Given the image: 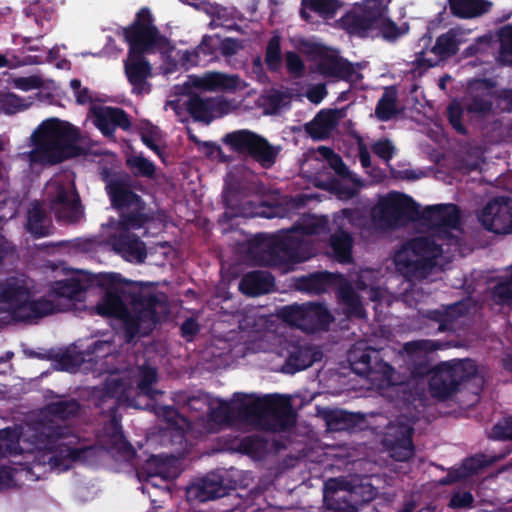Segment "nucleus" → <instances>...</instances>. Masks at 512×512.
I'll return each mask as SVG.
<instances>
[{
  "instance_id": "1",
  "label": "nucleus",
  "mask_w": 512,
  "mask_h": 512,
  "mask_svg": "<svg viewBox=\"0 0 512 512\" xmlns=\"http://www.w3.org/2000/svg\"><path fill=\"white\" fill-rule=\"evenodd\" d=\"M121 282L117 273L97 277V284L106 291L96 305V312L121 321L125 341L131 343L141 327L151 330L161 322L162 314L168 310V299L163 292L133 282L126 281L125 286L119 287Z\"/></svg>"
},
{
  "instance_id": "2",
  "label": "nucleus",
  "mask_w": 512,
  "mask_h": 512,
  "mask_svg": "<svg viewBox=\"0 0 512 512\" xmlns=\"http://www.w3.org/2000/svg\"><path fill=\"white\" fill-rule=\"evenodd\" d=\"M325 223L314 217L303 219L290 230L279 231L273 235L258 234L259 241L254 259L259 266L278 268L282 272L294 270V266L309 260L313 256V245L304 236L322 232Z\"/></svg>"
},
{
  "instance_id": "3",
  "label": "nucleus",
  "mask_w": 512,
  "mask_h": 512,
  "mask_svg": "<svg viewBox=\"0 0 512 512\" xmlns=\"http://www.w3.org/2000/svg\"><path fill=\"white\" fill-rule=\"evenodd\" d=\"M226 415L236 414L239 418L254 422L266 430L285 431L294 426L296 413L288 399L266 395L258 397L235 393L231 404H225Z\"/></svg>"
},
{
  "instance_id": "4",
  "label": "nucleus",
  "mask_w": 512,
  "mask_h": 512,
  "mask_svg": "<svg viewBox=\"0 0 512 512\" xmlns=\"http://www.w3.org/2000/svg\"><path fill=\"white\" fill-rule=\"evenodd\" d=\"M35 150L42 163L55 165L80 156L83 149L78 145L81 140L80 129L70 122L58 118L44 120L32 135Z\"/></svg>"
},
{
  "instance_id": "5",
  "label": "nucleus",
  "mask_w": 512,
  "mask_h": 512,
  "mask_svg": "<svg viewBox=\"0 0 512 512\" xmlns=\"http://www.w3.org/2000/svg\"><path fill=\"white\" fill-rule=\"evenodd\" d=\"M483 383L474 360L455 359L436 365L429 379V391L434 399L447 401L462 390L478 396Z\"/></svg>"
},
{
  "instance_id": "6",
  "label": "nucleus",
  "mask_w": 512,
  "mask_h": 512,
  "mask_svg": "<svg viewBox=\"0 0 512 512\" xmlns=\"http://www.w3.org/2000/svg\"><path fill=\"white\" fill-rule=\"evenodd\" d=\"M420 220V207L414 199L400 192H390L371 209V221L380 230H392Z\"/></svg>"
},
{
  "instance_id": "7",
  "label": "nucleus",
  "mask_w": 512,
  "mask_h": 512,
  "mask_svg": "<svg viewBox=\"0 0 512 512\" xmlns=\"http://www.w3.org/2000/svg\"><path fill=\"white\" fill-rule=\"evenodd\" d=\"M122 36L128 44L130 54H153L164 50L169 44L154 24L151 11L142 7L135 15L133 22L122 28Z\"/></svg>"
},
{
  "instance_id": "8",
  "label": "nucleus",
  "mask_w": 512,
  "mask_h": 512,
  "mask_svg": "<svg viewBox=\"0 0 512 512\" xmlns=\"http://www.w3.org/2000/svg\"><path fill=\"white\" fill-rule=\"evenodd\" d=\"M42 435L52 454L49 463L55 468L69 469L74 462L85 459L90 450L89 447H77L79 437L67 425L47 424L43 426Z\"/></svg>"
},
{
  "instance_id": "9",
  "label": "nucleus",
  "mask_w": 512,
  "mask_h": 512,
  "mask_svg": "<svg viewBox=\"0 0 512 512\" xmlns=\"http://www.w3.org/2000/svg\"><path fill=\"white\" fill-rule=\"evenodd\" d=\"M222 142L239 156L250 158L264 169L274 166L280 146L271 144L265 137L249 129H239L224 135Z\"/></svg>"
},
{
  "instance_id": "10",
  "label": "nucleus",
  "mask_w": 512,
  "mask_h": 512,
  "mask_svg": "<svg viewBox=\"0 0 512 512\" xmlns=\"http://www.w3.org/2000/svg\"><path fill=\"white\" fill-rule=\"evenodd\" d=\"M392 0H363L354 4L340 19L341 27L350 35L366 38L376 28Z\"/></svg>"
},
{
  "instance_id": "11",
  "label": "nucleus",
  "mask_w": 512,
  "mask_h": 512,
  "mask_svg": "<svg viewBox=\"0 0 512 512\" xmlns=\"http://www.w3.org/2000/svg\"><path fill=\"white\" fill-rule=\"evenodd\" d=\"M133 392L134 388L130 380L108 377L102 384L93 387L90 399L102 413L113 415L123 403L134 406L131 399Z\"/></svg>"
},
{
  "instance_id": "12",
  "label": "nucleus",
  "mask_w": 512,
  "mask_h": 512,
  "mask_svg": "<svg viewBox=\"0 0 512 512\" xmlns=\"http://www.w3.org/2000/svg\"><path fill=\"white\" fill-rule=\"evenodd\" d=\"M281 316L285 322L309 334L326 330L333 320L329 310L320 303L285 306Z\"/></svg>"
},
{
  "instance_id": "13",
  "label": "nucleus",
  "mask_w": 512,
  "mask_h": 512,
  "mask_svg": "<svg viewBox=\"0 0 512 512\" xmlns=\"http://www.w3.org/2000/svg\"><path fill=\"white\" fill-rule=\"evenodd\" d=\"M479 221L495 234L512 233V198L499 196L490 200L481 210Z\"/></svg>"
},
{
  "instance_id": "14",
  "label": "nucleus",
  "mask_w": 512,
  "mask_h": 512,
  "mask_svg": "<svg viewBox=\"0 0 512 512\" xmlns=\"http://www.w3.org/2000/svg\"><path fill=\"white\" fill-rule=\"evenodd\" d=\"M106 192L111 206L118 211L130 210L136 205H142L143 198L134 191L133 181L129 174L104 177Z\"/></svg>"
},
{
  "instance_id": "15",
  "label": "nucleus",
  "mask_w": 512,
  "mask_h": 512,
  "mask_svg": "<svg viewBox=\"0 0 512 512\" xmlns=\"http://www.w3.org/2000/svg\"><path fill=\"white\" fill-rule=\"evenodd\" d=\"M420 220L429 223L438 235L449 238L452 237L451 230H457L460 227V209L453 203L427 206L422 212L420 211Z\"/></svg>"
},
{
  "instance_id": "16",
  "label": "nucleus",
  "mask_w": 512,
  "mask_h": 512,
  "mask_svg": "<svg viewBox=\"0 0 512 512\" xmlns=\"http://www.w3.org/2000/svg\"><path fill=\"white\" fill-rule=\"evenodd\" d=\"M32 292L26 281L19 277H7L0 281V312L8 311L17 320Z\"/></svg>"
},
{
  "instance_id": "17",
  "label": "nucleus",
  "mask_w": 512,
  "mask_h": 512,
  "mask_svg": "<svg viewBox=\"0 0 512 512\" xmlns=\"http://www.w3.org/2000/svg\"><path fill=\"white\" fill-rule=\"evenodd\" d=\"M49 201L58 222L75 224L84 217L78 193H70L63 185H58L55 192L49 195Z\"/></svg>"
},
{
  "instance_id": "18",
  "label": "nucleus",
  "mask_w": 512,
  "mask_h": 512,
  "mask_svg": "<svg viewBox=\"0 0 512 512\" xmlns=\"http://www.w3.org/2000/svg\"><path fill=\"white\" fill-rule=\"evenodd\" d=\"M413 435L414 428L408 423L398 422L393 426L384 440L390 457L399 462L412 459L415 454Z\"/></svg>"
},
{
  "instance_id": "19",
  "label": "nucleus",
  "mask_w": 512,
  "mask_h": 512,
  "mask_svg": "<svg viewBox=\"0 0 512 512\" xmlns=\"http://www.w3.org/2000/svg\"><path fill=\"white\" fill-rule=\"evenodd\" d=\"M379 351L372 347L366 346L364 348L354 346L348 352V361L351 370L365 377H370L374 373L382 372L388 374L392 371V367L378 359Z\"/></svg>"
},
{
  "instance_id": "20",
  "label": "nucleus",
  "mask_w": 512,
  "mask_h": 512,
  "mask_svg": "<svg viewBox=\"0 0 512 512\" xmlns=\"http://www.w3.org/2000/svg\"><path fill=\"white\" fill-rule=\"evenodd\" d=\"M145 55L127 53L124 60L125 75L132 86V93L136 95L148 94L151 91L148 78L152 75V66Z\"/></svg>"
},
{
  "instance_id": "21",
  "label": "nucleus",
  "mask_w": 512,
  "mask_h": 512,
  "mask_svg": "<svg viewBox=\"0 0 512 512\" xmlns=\"http://www.w3.org/2000/svg\"><path fill=\"white\" fill-rule=\"evenodd\" d=\"M186 111L197 122L210 124L226 113L228 103L220 98L192 94L184 103Z\"/></svg>"
},
{
  "instance_id": "22",
  "label": "nucleus",
  "mask_w": 512,
  "mask_h": 512,
  "mask_svg": "<svg viewBox=\"0 0 512 512\" xmlns=\"http://www.w3.org/2000/svg\"><path fill=\"white\" fill-rule=\"evenodd\" d=\"M512 452V446L507 447L504 452L498 455H486L483 453L475 454L463 460L461 466L450 471L442 480L441 484L447 485L464 480L472 475L479 473L486 467L502 460Z\"/></svg>"
},
{
  "instance_id": "23",
  "label": "nucleus",
  "mask_w": 512,
  "mask_h": 512,
  "mask_svg": "<svg viewBox=\"0 0 512 512\" xmlns=\"http://www.w3.org/2000/svg\"><path fill=\"white\" fill-rule=\"evenodd\" d=\"M94 124L105 137L114 136L116 128L128 131L131 121L127 112L119 107H93Z\"/></svg>"
},
{
  "instance_id": "24",
  "label": "nucleus",
  "mask_w": 512,
  "mask_h": 512,
  "mask_svg": "<svg viewBox=\"0 0 512 512\" xmlns=\"http://www.w3.org/2000/svg\"><path fill=\"white\" fill-rule=\"evenodd\" d=\"M356 66H360L359 63ZM317 70L325 77H333L346 82L357 83L363 79V75L357 72L355 64L342 56L328 55L317 64Z\"/></svg>"
},
{
  "instance_id": "25",
  "label": "nucleus",
  "mask_w": 512,
  "mask_h": 512,
  "mask_svg": "<svg viewBox=\"0 0 512 512\" xmlns=\"http://www.w3.org/2000/svg\"><path fill=\"white\" fill-rule=\"evenodd\" d=\"M395 267L408 281H416L426 279L433 271L436 263L429 259L414 257L401 250L394 258Z\"/></svg>"
},
{
  "instance_id": "26",
  "label": "nucleus",
  "mask_w": 512,
  "mask_h": 512,
  "mask_svg": "<svg viewBox=\"0 0 512 512\" xmlns=\"http://www.w3.org/2000/svg\"><path fill=\"white\" fill-rule=\"evenodd\" d=\"M113 250L130 262L142 263L147 257L146 247L140 238L130 232H120L111 238Z\"/></svg>"
},
{
  "instance_id": "27",
  "label": "nucleus",
  "mask_w": 512,
  "mask_h": 512,
  "mask_svg": "<svg viewBox=\"0 0 512 512\" xmlns=\"http://www.w3.org/2000/svg\"><path fill=\"white\" fill-rule=\"evenodd\" d=\"M328 428L332 431L355 432L364 430L366 416L361 412H349L344 409L330 410L325 415Z\"/></svg>"
},
{
  "instance_id": "28",
  "label": "nucleus",
  "mask_w": 512,
  "mask_h": 512,
  "mask_svg": "<svg viewBox=\"0 0 512 512\" xmlns=\"http://www.w3.org/2000/svg\"><path fill=\"white\" fill-rule=\"evenodd\" d=\"M25 228L35 239L50 236L54 232L51 218L38 202L33 203L28 209Z\"/></svg>"
},
{
  "instance_id": "29",
  "label": "nucleus",
  "mask_w": 512,
  "mask_h": 512,
  "mask_svg": "<svg viewBox=\"0 0 512 512\" xmlns=\"http://www.w3.org/2000/svg\"><path fill=\"white\" fill-rule=\"evenodd\" d=\"M275 285L274 276L266 271H251L241 279L239 288L247 296H260L269 293Z\"/></svg>"
},
{
  "instance_id": "30",
  "label": "nucleus",
  "mask_w": 512,
  "mask_h": 512,
  "mask_svg": "<svg viewBox=\"0 0 512 512\" xmlns=\"http://www.w3.org/2000/svg\"><path fill=\"white\" fill-rule=\"evenodd\" d=\"M229 489L224 484V479L221 475L215 473L208 474L199 484L195 485V498L199 502L204 503L228 495Z\"/></svg>"
},
{
  "instance_id": "31",
  "label": "nucleus",
  "mask_w": 512,
  "mask_h": 512,
  "mask_svg": "<svg viewBox=\"0 0 512 512\" xmlns=\"http://www.w3.org/2000/svg\"><path fill=\"white\" fill-rule=\"evenodd\" d=\"M337 121L336 110H321L312 121L305 125V131L314 140H324L335 129Z\"/></svg>"
},
{
  "instance_id": "32",
  "label": "nucleus",
  "mask_w": 512,
  "mask_h": 512,
  "mask_svg": "<svg viewBox=\"0 0 512 512\" xmlns=\"http://www.w3.org/2000/svg\"><path fill=\"white\" fill-rule=\"evenodd\" d=\"M321 355V352L311 344H295L289 350L286 365L291 367L293 372L301 371L320 360Z\"/></svg>"
},
{
  "instance_id": "33",
  "label": "nucleus",
  "mask_w": 512,
  "mask_h": 512,
  "mask_svg": "<svg viewBox=\"0 0 512 512\" xmlns=\"http://www.w3.org/2000/svg\"><path fill=\"white\" fill-rule=\"evenodd\" d=\"M80 411V402L75 398L66 396H57L56 401L47 403L42 409V413L46 417H51L62 421L78 417Z\"/></svg>"
},
{
  "instance_id": "34",
  "label": "nucleus",
  "mask_w": 512,
  "mask_h": 512,
  "mask_svg": "<svg viewBox=\"0 0 512 512\" xmlns=\"http://www.w3.org/2000/svg\"><path fill=\"white\" fill-rule=\"evenodd\" d=\"M353 244L354 238L352 234L345 231L342 227H338L329 237V247L332 251V257L341 264H350L353 262Z\"/></svg>"
},
{
  "instance_id": "35",
  "label": "nucleus",
  "mask_w": 512,
  "mask_h": 512,
  "mask_svg": "<svg viewBox=\"0 0 512 512\" xmlns=\"http://www.w3.org/2000/svg\"><path fill=\"white\" fill-rule=\"evenodd\" d=\"M403 251L411 254L413 257L429 259L436 263L438 257L442 255V246L431 237H415L410 239L403 246Z\"/></svg>"
},
{
  "instance_id": "36",
  "label": "nucleus",
  "mask_w": 512,
  "mask_h": 512,
  "mask_svg": "<svg viewBox=\"0 0 512 512\" xmlns=\"http://www.w3.org/2000/svg\"><path fill=\"white\" fill-rule=\"evenodd\" d=\"M341 4L338 0H301L300 17L307 23H313L309 11L323 19L333 18Z\"/></svg>"
},
{
  "instance_id": "37",
  "label": "nucleus",
  "mask_w": 512,
  "mask_h": 512,
  "mask_svg": "<svg viewBox=\"0 0 512 512\" xmlns=\"http://www.w3.org/2000/svg\"><path fill=\"white\" fill-rule=\"evenodd\" d=\"M336 275L328 271H318L297 280V288L300 291L320 294L326 292L334 283Z\"/></svg>"
},
{
  "instance_id": "38",
  "label": "nucleus",
  "mask_w": 512,
  "mask_h": 512,
  "mask_svg": "<svg viewBox=\"0 0 512 512\" xmlns=\"http://www.w3.org/2000/svg\"><path fill=\"white\" fill-rule=\"evenodd\" d=\"M460 315V304L455 303L443 309L428 310L425 317L438 324L439 332H445L453 329L454 322Z\"/></svg>"
},
{
  "instance_id": "39",
  "label": "nucleus",
  "mask_w": 512,
  "mask_h": 512,
  "mask_svg": "<svg viewBox=\"0 0 512 512\" xmlns=\"http://www.w3.org/2000/svg\"><path fill=\"white\" fill-rule=\"evenodd\" d=\"M451 12L460 18H471L487 11L485 0H449Z\"/></svg>"
},
{
  "instance_id": "40",
  "label": "nucleus",
  "mask_w": 512,
  "mask_h": 512,
  "mask_svg": "<svg viewBox=\"0 0 512 512\" xmlns=\"http://www.w3.org/2000/svg\"><path fill=\"white\" fill-rule=\"evenodd\" d=\"M52 311L53 303L50 300L45 298L33 300L32 298H29L16 321L29 322L33 319L44 317L50 314Z\"/></svg>"
},
{
  "instance_id": "41",
  "label": "nucleus",
  "mask_w": 512,
  "mask_h": 512,
  "mask_svg": "<svg viewBox=\"0 0 512 512\" xmlns=\"http://www.w3.org/2000/svg\"><path fill=\"white\" fill-rule=\"evenodd\" d=\"M397 114V92L393 87L387 88L376 104L375 115L380 121L387 122Z\"/></svg>"
},
{
  "instance_id": "42",
  "label": "nucleus",
  "mask_w": 512,
  "mask_h": 512,
  "mask_svg": "<svg viewBox=\"0 0 512 512\" xmlns=\"http://www.w3.org/2000/svg\"><path fill=\"white\" fill-rule=\"evenodd\" d=\"M337 481L335 479L325 483L324 492V512H356L355 506L348 500L343 498H336L334 494L337 492L335 485Z\"/></svg>"
},
{
  "instance_id": "43",
  "label": "nucleus",
  "mask_w": 512,
  "mask_h": 512,
  "mask_svg": "<svg viewBox=\"0 0 512 512\" xmlns=\"http://www.w3.org/2000/svg\"><path fill=\"white\" fill-rule=\"evenodd\" d=\"M157 380L158 372L156 368L147 365L140 366L137 380L138 393L151 399H154L158 394H162L160 390L153 388V384L156 383Z\"/></svg>"
},
{
  "instance_id": "44",
  "label": "nucleus",
  "mask_w": 512,
  "mask_h": 512,
  "mask_svg": "<svg viewBox=\"0 0 512 512\" xmlns=\"http://www.w3.org/2000/svg\"><path fill=\"white\" fill-rule=\"evenodd\" d=\"M339 297L346 307L348 316L357 319H364L366 317V311L360 297L350 285H345L340 288Z\"/></svg>"
},
{
  "instance_id": "45",
  "label": "nucleus",
  "mask_w": 512,
  "mask_h": 512,
  "mask_svg": "<svg viewBox=\"0 0 512 512\" xmlns=\"http://www.w3.org/2000/svg\"><path fill=\"white\" fill-rule=\"evenodd\" d=\"M86 289L87 287L84 283L76 278L56 281L52 287V291L56 296L70 300H79Z\"/></svg>"
},
{
  "instance_id": "46",
  "label": "nucleus",
  "mask_w": 512,
  "mask_h": 512,
  "mask_svg": "<svg viewBox=\"0 0 512 512\" xmlns=\"http://www.w3.org/2000/svg\"><path fill=\"white\" fill-rule=\"evenodd\" d=\"M237 80L238 78L233 75H226L220 72H212L199 79L195 85L208 90L234 89L236 88Z\"/></svg>"
},
{
  "instance_id": "47",
  "label": "nucleus",
  "mask_w": 512,
  "mask_h": 512,
  "mask_svg": "<svg viewBox=\"0 0 512 512\" xmlns=\"http://www.w3.org/2000/svg\"><path fill=\"white\" fill-rule=\"evenodd\" d=\"M126 166L136 178L154 179L156 175L155 164L142 155H132L126 159Z\"/></svg>"
},
{
  "instance_id": "48",
  "label": "nucleus",
  "mask_w": 512,
  "mask_h": 512,
  "mask_svg": "<svg viewBox=\"0 0 512 512\" xmlns=\"http://www.w3.org/2000/svg\"><path fill=\"white\" fill-rule=\"evenodd\" d=\"M130 210V212L122 214L120 217L119 223L121 228L124 229L123 232H129L130 229H140L149 221V217L145 213V202L142 205L130 208Z\"/></svg>"
},
{
  "instance_id": "49",
  "label": "nucleus",
  "mask_w": 512,
  "mask_h": 512,
  "mask_svg": "<svg viewBox=\"0 0 512 512\" xmlns=\"http://www.w3.org/2000/svg\"><path fill=\"white\" fill-rule=\"evenodd\" d=\"M458 45L456 35L452 31H448L437 37L432 52L441 58L451 57L457 54L459 50Z\"/></svg>"
},
{
  "instance_id": "50",
  "label": "nucleus",
  "mask_w": 512,
  "mask_h": 512,
  "mask_svg": "<svg viewBox=\"0 0 512 512\" xmlns=\"http://www.w3.org/2000/svg\"><path fill=\"white\" fill-rule=\"evenodd\" d=\"M239 449L248 456L260 458L267 451V441L257 435L246 436L240 441Z\"/></svg>"
},
{
  "instance_id": "51",
  "label": "nucleus",
  "mask_w": 512,
  "mask_h": 512,
  "mask_svg": "<svg viewBox=\"0 0 512 512\" xmlns=\"http://www.w3.org/2000/svg\"><path fill=\"white\" fill-rule=\"evenodd\" d=\"M281 43L280 37L275 35L270 38L266 46L265 63L268 70L276 72L281 67Z\"/></svg>"
},
{
  "instance_id": "52",
  "label": "nucleus",
  "mask_w": 512,
  "mask_h": 512,
  "mask_svg": "<svg viewBox=\"0 0 512 512\" xmlns=\"http://www.w3.org/2000/svg\"><path fill=\"white\" fill-rule=\"evenodd\" d=\"M24 14L27 17H33L36 24L44 26V21H51L54 15V9L52 6H43L40 1L31 3L29 6L23 9Z\"/></svg>"
},
{
  "instance_id": "53",
  "label": "nucleus",
  "mask_w": 512,
  "mask_h": 512,
  "mask_svg": "<svg viewBox=\"0 0 512 512\" xmlns=\"http://www.w3.org/2000/svg\"><path fill=\"white\" fill-rule=\"evenodd\" d=\"M492 296L497 304L512 306V274L492 288Z\"/></svg>"
},
{
  "instance_id": "54",
  "label": "nucleus",
  "mask_w": 512,
  "mask_h": 512,
  "mask_svg": "<svg viewBox=\"0 0 512 512\" xmlns=\"http://www.w3.org/2000/svg\"><path fill=\"white\" fill-rule=\"evenodd\" d=\"M499 60L505 65L512 66V25H506L499 32Z\"/></svg>"
},
{
  "instance_id": "55",
  "label": "nucleus",
  "mask_w": 512,
  "mask_h": 512,
  "mask_svg": "<svg viewBox=\"0 0 512 512\" xmlns=\"http://www.w3.org/2000/svg\"><path fill=\"white\" fill-rule=\"evenodd\" d=\"M488 438L496 441H512V416L499 419L488 432Z\"/></svg>"
},
{
  "instance_id": "56",
  "label": "nucleus",
  "mask_w": 512,
  "mask_h": 512,
  "mask_svg": "<svg viewBox=\"0 0 512 512\" xmlns=\"http://www.w3.org/2000/svg\"><path fill=\"white\" fill-rule=\"evenodd\" d=\"M168 458L161 455H151L143 464L142 471L148 477H164L168 469Z\"/></svg>"
},
{
  "instance_id": "57",
  "label": "nucleus",
  "mask_w": 512,
  "mask_h": 512,
  "mask_svg": "<svg viewBox=\"0 0 512 512\" xmlns=\"http://www.w3.org/2000/svg\"><path fill=\"white\" fill-rule=\"evenodd\" d=\"M29 104L15 93L8 92L0 94V110L5 114L12 115L26 109Z\"/></svg>"
},
{
  "instance_id": "58",
  "label": "nucleus",
  "mask_w": 512,
  "mask_h": 512,
  "mask_svg": "<svg viewBox=\"0 0 512 512\" xmlns=\"http://www.w3.org/2000/svg\"><path fill=\"white\" fill-rule=\"evenodd\" d=\"M463 109L457 102H452L447 108V117L451 126L461 135L467 134V129L462 123Z\"/></svg>"
},
{
  "instance_id": "59",
  "label": "nucleus",
  "mask_w": 512,
  "mask_h": 512,
  "mask_svg": "<svg viewBox=\"0 0 512 512\" xmlns=\"http://www.w3.org/2000/svg\"><path fill=\"white\" fill-rule=\"evenodd\" d=\"M493 102L489 98L475 95L467 105V111L474 114L486 115L491 112Z\"/></svg>"
},
{
  "instance_id": "60",
  "label": "nucleus",
  "mask_w": 512,
  "mask_h": 512,
  "mask_svg": "<svg viewBox=\"0 0 512 512\" xmlns=\"http://www.w3.org/2000/svg\"><path fill=\"white\" fill-rule=\"evenodd\" d=\"M286 68L287 71L294 75L295 77H300L303 75L305 70V65L302 58L295 51H288L285 54Z\"/></svg>"
},
{
  "instance_id": "61",
  "label": "nucleus",
  "mask_w": 512,
  "mask_h": 512,
  "mask_svg": "<svg viewBox=\"0 0 512 512\" xmlns=\"http://www.w3.org/2000/svg\"><path fill=\"white\" fill-rule=\"evenodd\" d=\"M376 28L379 29L380 34L387 41H395L401 35V31L398 25L390 19H380Z\"/></svg>"
},
{
  "instance_id": "62",
  "label": "nucleus",
  "mask_w": 512,
  "mask_h": 512,
  "mask_svg": "<svg viewBox=\"0 0 512 512\" xmlns=\"http://www.w3.org/2000/svg\"><path fill=\"white\" fill-rule=\"evenodd\" d=\"M156 414L163 418L171 427H179L180 413L178 410L170 405H163L156 408Z\"/></svg>"
},
{
  "instance_id": "63",
  "label": "nucleus",
  "mask_w": 512,
  "mask_h": 512,
  "mask_svg": "<svg viewBox=\"0 0 512 512\" xmlns=\"http://www.w3.org/2000/svg\"><path fill=\"white\" fill-rule=\"evenodd\" d=\"M474 497L469 491L454 493L449 501V507L453 509L469 508L473 505Z\"/></svg>"
},
{
  "instance_id": "64",
  "label": "nucleus",
  "mask_w": 512,
  "mask_h": 512,
  "mask_svg": "<svg viewBox=\"0 0 512 512\" xmlns=\"http://www.w3.org/2000/svg\"><path fill=\"white\" fill-rule=\"evenodd\" d=\"M373 153L379 158L389 161L394 154V146L388 139L375 142L372 146Z\"/></svg>"
}]
</instances>
